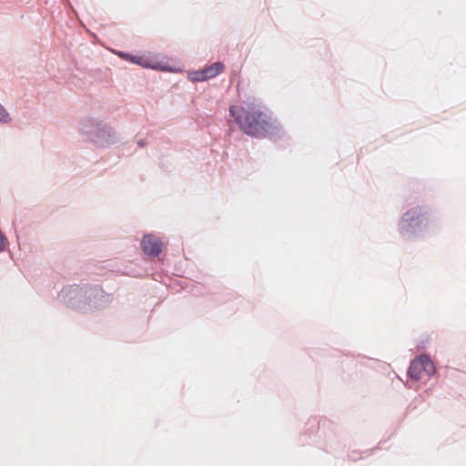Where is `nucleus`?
I'll return each mask as SVG.
<instances>
[{
	"mask_svg": "<svg viewBox=\"0 0 466 466\" xmlns=\"http://www.w3.org/2000/svg\"><path fill=\"white\" fill-rule=\"evenodd\" d=\"M229 115L247 136L255 138L280 137V124L262 104L244 101L240 106H231Z\"/></svg>",
	"mask_w": 466,
	"mask_h": 466,
	"instance_id": "obj_1",
	"label": "nucleus"
},
{
	"mask_svg": "<svg viewBox=\"0 0 466 466\" xmlns=\"http://www.w3.org/2000/svg\"><path fill=\"white\" fill-rule=\"evenodd\" d=\"M79 130L86 141L106 148L119 142V135L103 120L87 117L80 122Z\"/></svg>",
	"mask_w": 466,
	"mask_h": 466,
	"instance_id": "obj_2",
	"label": "nucleus"
},
{
	"mask_svg": "<svg viewBox=\"0 0 466 466\" xmlns=\"http://www.w3.org/2000/svg\"><path fill=\"white\" fill-rule=\"evenodd\" d=\"M429 223L428 209L422 206H416L408 209L399 223L400 235L406 239L419 237Z\"/></svg>",
	"mask_w": 466,
	"mask_h": 466,
	"instance_id": "obj_3",
	"label": "nucleus"
},
{
	"mask_svg": "<svg viewBox=\"0 0 466 466\" xmlns=\"http://www.w3.org/2000/svg\"><path fill=\"white\" fill-rule=\"evenodd\" d=\"M85 289V309L82 311L105 308L113 301V295L106 292L99 285L86 284Z\"/></svg>",
	"mask_w": 466,
	"mask_h": 466,
	"instance_id": "obj_4",
	"label": "nucleus"
},
{
	"mask_svg": "<svg viewBox=\"0 0 466 466\" xmlns=\"http://www.w3.org/2000/svg\"><path fill=\"white\" fill-rule=\"evenodd\" d=\"M86 284H71L65 286L58 293V300L68 308L85 309Z\"/></svg>",
	"mask_w": 466,
	"mask_h": 466,
	"instance_id": "obj_5",
	"label": "nucleus"
},
{
	"mask_svg": "<svg viewBox=\"0 0 466 466\" xmlns=\"http://www.w3.org/2000/svg\"><path fill=\"white\" fill-rule=\"evenodd\" d=\"M117 56L133 64L139 65L144 68L159 70L163 72L172 71L171 67L165 66L163 62L157 61L155 58L152 57L137 56L122 51L117 52Z\"/></svg>",
	"mask_w": 466,
	"mask_h": 466,
	"instance_id": "obj_6",
	"label": "nucleus"
},
{
	"mask_svg": "<svg viewBox=\"0 0 466 466\" xmlns=\"http://www.w3.org/2000/svg\"><path fill=\"white\" fill-rule=\"evenodd\" d=\"M224 68L225 65L222 62H215L201 70L189 72L187 77L192 82H203L216 77L223 72Z\"/></svg>",
	"mask_w": 466,
	"mask_h": 466,
	"instance_id": "obj_7",
	"label": "nucleus"
},
{
	"mask_svg": "<svg viewBox=\"0 0 466 466\" xmlns=\"http://www.w3.org/2000/svg\"><path fill=\"white\" fill-rule=\"evenodd\" d=\"M143 252L148 257H157L162 252L163 243L160 238L149 233L144 235L141 240Z\"/></svg>",
	"mask_w": 466,
	"mask_h": 466,
	"instance_id": "obj_8",
	"label": "nucleus"
},
{
	"mask_svg": "<svg viewBox=\"0 0 466 466\" xmlns=\"http://www.w3.org/2000/svg\"><path fill=\"white\" fill-rule=\"evenodd\" d=\"M422 359L421 355L417 356L410 361V367L408 369V376L410 380L418 381L422 377Z\"/></svg>",
	"mask_w": 466,
	"mask_h": 466,
	"instance_id": "obj_9",
	"label": "nucleus"
},
{
	"mask_svg": "<svg viewBox=\"0 0 466 466\" xmlns=\"http://www.w3.org/2000/svg\"><path fill=\"white\" fill-rule=\"evenodd\" d=\"M422 359V373L428 378L431 377L436 372V368L431 359L426 354H420Z\"/></svg>",
	"mask_w": 466,
	"mask_h": 466,
	"instance_id": "obj_10",
	"label": "nucleus"
},
{
	"mask_svg": "<svg viewBox=\"0 0 466 466\" xmlns=\"http://www.w3.org/2000/svg\"><path fill=\"white\" fill-rule=\"evenodd\" d=\"M12 122V117L10 114L7 112L5 107L0 103V123L2 124H10Z\"/></svg>",
	"mask_w": 466,
	"mask_h": 466,
	"instance_id": "obj_11",
	"label": "nucleus"
},
{
	"mask_svg": "<svg viewBox=\"0 0 466 466\" xmlns=\"http://www.w3.org/2000/svg\"><path fill=\"white\" fill-rule=\"evenodd\" d=\"M8 245L7 238L4 235L2 231H0V253L5 251L6 247Z\"/></svg>",
	"mask_w": 466,
	"mask_h": 466,
	"instance_id": "obj_12",
	"label": "nucleus"
},
{
	"mask_svg": "<svg viewBox=\"0 0 466 466\" xmlns=\"http://www.w3.org/2000/svg\"><path fill=\"white\" fill-rule=\"evenodd\" d=\"M349 457L352 461H358L359 459L362 458V456H360V457L357 456L356 451H353L351 454L349 455Z\"/></svg>",
	"mask_w": 466,
	"mask_h": 466,
	"instance_id": "obj_13",
	"label": "nucleus"
},
{
	"mask_svg": "<svg viewBox=\"0 0 466 466\" xmlns=\"http://www.w3.org/2000/svg\"><path fill=\"white\" fill-rule=\"evenodd\" d=\"M137 146H138L139 147H146V146H147V142H146L144 139H139V140L137 141Z\"/></svg>",
	"mask_w": 466,
	"mask_h": 466,
	"instance_id": "obj_14",
	"label": "nucleus"
}]
</instances>
